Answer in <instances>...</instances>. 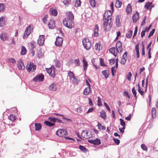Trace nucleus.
Wrapping results in <instances>:
<instances>
[{
  "label": "nucleus",
  "mask_w": 158,
  "mask_h": 158,
  "mask_svg": "<svg viewBox=\"0 0 158 158\" xmlns=\"http://www.w3.org/2000/svg\"><path fill=\"white\" fill-rule=\"evenodd\" d=\"M108 12L106 11L103 16V27L105 31H109L110 28V23L111 22V14L107 15Z\"/></svg>",
  "instance_id": "1"
},
{
  "label": "nucleus",
  "mask_w": 158,
  "mask_h": 158,
  "mask_svg": "<svg viewBox=\"0 0 158 158\" xmlns=\"http://www.w3.org/2000/svg\"><path fill=\"white\" fill-rule=\"evenodd\" d=\"M68 75L69 77L70 81H72L75 84H77L78 83V81L77 79L75 76V75L73 72L71 71L68 72Z\"/></svg>",
  "instance_id": "2"
},
{
  "label": "nucleus",
  "mask_w": 158,
  "mask_h": 158,
  "mask_svg": "<svg viewBox=\"0 0 158 158\" xmlns=\"http://www.w3.org/2000/svg\"><path fill=\"white\" fill-rule=\"evenodd\" d=\"M83 44L84 47L86 50L89 49L91 47V42L89 39L88 38H84L82 40Z\"/></svg>",
  "instance_id": "3"
},
{
  "label": "nucleus",
  "mask_w": 158,
  "mask_h": 158,
  "mask_svg": "<svg viewBox=\"0 0 158 158\" xmlns=\"http://www.w3.org/2000/svg\"><path fill=\"white\" fill-rule=\"evenodd\" d=\"M32 31V30L31 28V25H29V26H27V27L25 31L24 35L23 36V38L24 39H26L30 35Z\"/></svg>",
  "instance_id": "4"
},
{
  "label": "nucleus",
  "mask_w": 158,
  "mask_h": 158,
  "mask_svg": "<svg viewBox=\"0 0 158 158\" xmlns=\"http://www.w3.org/2000/svg\"><path fill=\"white\" fill-rule=\"evenodd\" d=\"M70 20H68L67 19H64L63 20L62 23L63 24V25L66 27H68L69 28L71 29L73 28L74 27V22L73 21H72V23H73V26H70Z\"/></svg>",
  "instance_id": "5"
},
{
  "label": "nucleus",
  "mask_w": 158,
  "mask_h": 158,
  "mask_svg": "<svg viewBox=\"0 0 158 158\" xmlns=\"http://www.w3.org/2000/svg\"><path fill=\"white\" fill-rule=\"evenodd\" d=\"M27 70L29 72H32L36 68V66L33 63H28L27 65Z\"/></svg>",
  "instance_id": "6"
},
{
  "label": "nucleus",
  "mask_w": 158,
  "mask_h": 158,
  "mask_svg": "<svg viewBox=\"0 0 158 158\" xmlns=\"http://www.w3.org/2000/svg\"><path fill=\"white\" fill-rule=\"evenodd\" d=\"M66 15L67 16V17L65 19H67L68 20H70V26H73V24L72 23V21L74 19V15L71 11H69L66 13ZM72 26H71V27Z\"/></svg>",
  "instance_id": "7"
},
{
  "label": "nucleus",
  "mask_w": 158,
  "mask_h": 158,
  "mask_svg": "<svg viewBox=\"0 0 158 158\" xmlns=\"http://www.w3.org/2000/svg\"><path fill=\"white\" fill-rule=\"evenodd\" d=\"M56 134L59 136L62 137L67 134V132L66 130L60 129L56 132Z\"/></svg>",
  "instance_id": "8"
},
{
  "label": "nucleus",
  "mask_w": 158,
  "mask_h": 158,
  "mask_svg": "<svg viewBox=\"0 0 158 158\" xmlns=\"http://www.w3.org/2000/svg\"><path fill=\"white\" fill-rule=\"evenodd\" d=\"M44 77V75L43 74L40 73L36 75L33 78V80L35 82L42 81H43Z\"/></svg>",
  "instance_id": "9"
},
{
  "label": "nucleus",
  "mask_w": 158,
  "mask_h": 158,
  "mask_svg": "<svg viewBox=\"0 0 158 158\" xmlns=\"http://www.w3.org/2000/svg\"><path fill=\"white\" fill-rule=\"evenodd\" d=\"M116 51L118 53H121L122 50V43L120 41H118L116 45Z\"/></svg>",
  "instance_id": "10"
},
{
  "label": "nucleus",
  "mask_w": 158,
  "mask_h": 158,
  "mask_svg": "<svg viewBox=\"0 0 158 158\" xmlns=\"http://www.w3.org/2000/svg\"><path fill=\"white\" fill-rule=\"evenodd\" d=\"M63 42V39L58 36L56 38L55 44L56 46L60 47L62 45Z\"/></svg>",
  "instance_id": "11"
},
{
  "label": "nucleus",
  "mask_w": 158,
  "mask_h": 158,
  "mask_svg": "<svg viewBox=\"0 0 158 158\" xmlns=\"http://www.w3.org/2000/svg\"><path fill=\"white\" fill-rule=\"evenodd\" d=\"M44 35H42L39 36V38L37 41V44L40 46L43 45L44 42Z\"/></svg>",
  "instance_id": "12"
},
{
  "label": "nucleus",
  "mask_w": 158,
  "mask_h": 158,
  "mask_svg": "<svg viewBox=\"0 0 158 158\" xmlns=\"http://www.w3.org/2000/svg\"><path fill=\"white\" fill-rule=\"evenodd\" d=\"M55 68L54 67H51L49 68L46 69V71L52 77H54L55 76Z\"/></svg>",
  "instance_id": "13"
},
{
  "label": "nucleus",
  "mask_w": 158,
  "mask_h": 158,
  "mask_svg": "<svg viewBox=\"0 0 158 158\" xmlns=\"http://www.w3.org/2000/svg\"><path fill=\"white\" fill-rule=\"evenodd\" d=\"M127 52H125L123 55V57L122 58L120 63L123 64H125L126 63V60L127 59Z\"/></svg>",
  "instance_id": "14"
},
{
  "label": "nucleus",
  "mask_w": 158,
  "mask_h": 158,
  "mask_svg": "<svg viewBox=\"0 0 158 158\" xmlns=\"http://www.w3.org/2000/svg\"><path fill=\"white\" fill-rule=\"evenodd\" d=\"M48 26L49 28L50 29H53L55 27V23L54 19H50L49 21Z\"/></svg>",
  "instance_id": "15"
},
{
  "label": "nucleus",
  "mask_w": 158,
  "mask_h": 158,
  "mask_svg": "<svg viewBox=\"0 0 158 158\" xmlns=\"http://www.w3.org/2000/svg\"><path fill=\"white\" fill-rule=\"evenodd\" d=\"M58 88V86L55 83L51 84L49 86V89L50 90L56 91Z\"/></svg>",
  "instance_id": "16"
},
{
  "label": "nucleus",
  "mask_w": 158,
  "mask_h": 158,
  "mask_svg": "<svg viewBox=\"0 0 158 158\" xmlns=\"http://www.w3.org/2000/svg\"><path fill=\"white\" fill-rule=\"evenodd\" d=\"M88 132L87 130H84L82 131L81 135L84 138L88 139L92 137V135H88Z\"/></svg>",
  "instance_id": "17"
},
{
  "label": "nucleus",
  "mask_w": 158,
  "mask_h": 158,
  "mask_svg": "<svg viewBox=\"0 0 158 158\" xmlns=\"http://www.w3.org/2000/svg\"><path fill=\"white\" fill-rule=\"evenodd\" d=\"M92 91L91 87H87L85 88L84 90L83 94L87 96Z\"/></svg>",
  "instance_id": "18"
},
{
  "label": "nucleus",
  "mask_w": 158,
  "mask_h": 158,
  "mask_svg": "<svg viewBox=\"0 0 158 158\" xmlns=\"http://www.w3.org/2000/svg\"><path fill=\"white\" fill-rule=\"evenodd\" d=\"M132 18L133 22L136 23L139 19V13L136 12L135 14L133 15Z\"/></svg>",
  "instance_id": "19"
},
{
  "label": "nucleus",
  "mask_w": 158,
  "mask_h": 158,
  "mask_svg": "<svg viewBox=\"0 0 158 158\" xmlns=\"http://www.w3.org/2000/svg\"><path fill=\"white\" fill-rule=\"evenodd\" d=\"M88 141L94 145H98L101 143L100 140L98 139H94V140H88Z\"/></svg>",
  "instance_id": "20"
},
{
  "label": "nucleus",
  "mask_w": 158,
  "mask_h": 158,
  "mask_svg": "<svg viewBox=\"0 0 158 158\" xmlns=\"http://www.w3.org/2000/svg\"><path fill=\"white\" fill-rule=\"evenodd\" d=\"M152 2H147L144 6V7L147 10H151L152 8L154 7L152 5Z\"/></svg>",
  "instance_id": "21"
},
{
  "label": "nucleus",
  "mask_w": 158,
  "mask_h": 158,
  "mask_svg": "<svg viewBox=\"0 0 158 158\" xmlns=\"http://www.w3.org/2000/svg\"><path fill=\"white\" fill-rule=\"evenodd\" d=\"M99 29V28L97 24L96 25L94 29V36L97 37L98 35V32Z\"/></svg>",
  "instance_id": "22"
},
{
  "label": "nucleus",
  "mask_w": 158,
  "mask_h": 158,
  "mask_svg": "<svg viewBox=\"0 0 158 158\" xmlns=\"http://www.w3.org/2000/svg\"><path fill=\"white\" fill-rule=\"evenodd\" d=\"M0 38L1 40L4 41L7 40L8 37L6 34L2 33L0 35Z\"/></svg>",
  "instance_id": "23"
},
{
  "label": "nucleus",
  "mask_w": 158,
  "mask_h": 158,
  "mask_svg": "<svg viewBox=\"0 0 158 158\" xmlns=\"http://www.w3.org/2000/svg\"><path fill=\"white\" fill-rule=\"evenodd\" d=\"M132 10V6L130 4H129L126 8V11L127 14H130Z\"/></svg>",
  "instance_id": "24"
},
{
  "label": "nucleus",
  "mask_w": 158,
  "mask_h": 158,
  "mask_svg": "<svg viewBox=\"0 0 158 158\" xmlns=\"http://www.w3.org/2000/svg\"><path fill=\"white\" fill-rule=\"evenodd\" d=\"M82 62L83 63V67L84 70H85L87 67L88 63L86 60H85V58H83L82 60Z\"/></svg>",
  "instance_id": "25"
},
{
  "label": "nucleus",
  "mask_w": 158,
  "mask_h": 158,
  "mask_svg": "<svg viewBox=\"0 0 158 158\" xmlns=\"http://www.w3.org/2000/svg\"><path fill=\"white\" fill-rule=\"evenodd\" d=\"M110 52L112 53L115 56H116V49H115V47H113L110 48L109 50Z\"/></svg>",
  "instance_id": "26"
},
{
  "label": "nucleus",
  "mask_w": 158,
  "mask_h": 158,
  "mask_svg": "<svg viewBox=\"0 0 158 158\" xmlns=\"http://www.w3.org/2000/svg\"><path fill=\"white\" fill-rule=\"evenodd\" d=\"M120 15H118L115 19V22L117 26L119 27L120 24Z\"/></svg>",
  "instance_id": "27"
},
{
  "label": "nucleus",
  "mask_w": 158,
  "mask_h": 158,
  "mask_svg": "<svg viewBox=\"0 0 158 158\" xmlns=\"http://www.w3.org/2000/svg\"><path fill=\"white\" fill-rule=\"evenodd\" d=\"M27 52V50L26 48L24 46H22L20 54L22 55H24L26 54Z\"/></svg>",
  "instance_id": "28"
},
{
  "label": "nucleus",
  "mask_w": 158,
  "mask_h": 158,
  "mask_svg": "<svg viewBox=\"0 0 158 158\" xmlns=\"http://www.w3.org/2000/svg\"><path fill=\"white\" fill-rule=\"evenodd\" d=\"M135 50L136 52V57L137 58H139V44H138L135 46Z\"/></svg>",
  "instance_id": "29"
},
{
  "label": "nucleus",
  "mask_w": 158,
  "mask_h": 158,
  "mask_svg": "<svg viewBox=\"0 0 158 158\" xmlns=\"http://www.w3.org/2000/svg\"><path fill=\"white\" fill-rule=\"evenodd\" d=\"M102 73L104 76L105 78L106 79L108 77V71L107 70H104L102 71Z\"/></svg>",
  "instance_id": "30"
},
{
  "label": "nucleus",
  "mask_w": 158,
  "mask_h": 158,
  "mask_svg": "<svg viewBox=\"0 0 158 158\" xmlns=\"http://www.w3.org/2000/svg\"><path fill=\"white\" fill-rule=\"evenodd\" d=\"M35 130L36 131H39L41 129V125L40 123H35Z\"/></svg>",
  "instance_id": "31"
},
{
  "label": "nucleus",
  "mask_w": 158,
  "mask_h": 158,
  "mask_svg": "<svg viewBox=\"0 0 158 158\" xmlns=\"http://www.w3.org/2000/svg\"><path fill=\"white\" fill-rule=\"evenodd\" d=\"M156 110L155 108H153L152 110V118H154L156 117Z\"/></svg>",
  "instance_id": "32"
},
{
  "label": "nucleus",
  "mask_w": 158,
  "mask_h": 158,
  "mask_svg": "<svg viewBox=\"0 0 158 158\" xmlns=\"http://www.w3.org/2000/svg\"><path fill=\"white\" fill-rule=\"evenodd\" d=\"M138 92L142 96L144 95V92L143 91L142 89H141V87L140 86L139 84H138Z\"/></svg>",
  "instance_id": "33"
},
{
  "label": "nucleus",
  "mask_w": 158,
  "mask_h": 158,
  "mask_svg": "<svg viewBox=\"0 0 158 158\" xmlns=\"http://www.w3.org/2000/svg\"><path fill=\"white\" fill-rule=\"evenodd\" d=\"M5 24V21L3 17H1L0 18V26H3Z\"/></svg>",
  "instance_id": "34"
},
{
  "label": "nucleus",
  "mask_w": 158,
  "mask_h": 158,
  "mask_svg": "<svg viewBox=\"0 0 158 158\" xmlns=\"http://www.w3.org/2000/svg\"><path fill=\"white\" fill-rule=\"evenodd\" d=\"M75 3V6L76 7H78L81 4L80 0H74Z\"/></svg>",
  "instance_id": "35"
},
{
  "label": "nucleus",
  "mask_w": 158,
  "mask_h": 158,
  "mask_svg": "<svg viewBox=\"0 0 158 158\" xmlns=\"http://www.w3.org/2000/svg\"><path fill=\"white\" fill-rule=\"evenodd\" d=\"M100 117L105 119L106 117V112L104 111H102L100 112Z\"/></svg>",
  "instance_id": "36"
},
{
  "label": "nucleus",
  "mask_w": 158,
  "mask_h": 158,
  "mask_svg": "<svg viewBox=\"0 0 158 158\" xmlns=\"http://www.w3.org/2000/svg\"><path fill=\"white\" fill-rule=\"evenodd\" d=\"M122 3L119 0H116L115 6L117 8L120 7L122 5Z\"/></svg>",
  "instance_id": "37"
},
{
  "label": "nucleus",
  "mask_w": 158,
  "mask_h": 158,
  "mask_svg": "<svg viewBox=\"0 0 158 158\" xmlns=\"http://www.w3.org/2000/svg\"><path fill=\"white\" fill-rule=\"evenodd\" d=\"M45 124L47 126H49V127H52L54 125V124L50 122L49 121H45L44 122Z\"/></svg>",
  "instance_id": "38"
},
{
  "label": "nucleus",
  "mask_w": 158,
  "mask_h": 158,
  "mask_svg": "<svg viewBox=\"0 0 158 158\" xmlns=\"http://www.w3.org/2000/svg\"><path fill=\"white\" fill-rule=\"evenodd\" d=\"M97 126L98 127V129H102L103 130H105L106 129L105 127L102 126V125L100 123H98Z\"/></svg>",
  "instance_id": "39"
},
{
  "label": "nucleus",
  "mask_w": 158,
  "mask_h": 158,
  "mask_svg": "<svg viewBox=\"0 0 158 158\" xmlns=\"http://www.w3.org/2000/svg\"><path fill=\"white\" fill-rule=\"evenodd\" d=\"M79 148L81 151L84 152H86L87 151V148L83 146L80 145Z\"/></svg>",
  "instance_id": "40"
},
{
  "label": "nucleus",
  "mask_w": 158,
  "mask_h": 158,
  "mask_svg": "<svg viewBox=\"0 0 158 158\" xmlns=\"http://www.w3.org/2000/svg\"><path fill=\"white\" fill-rule=\"evenodd\" d=\"M74 63L76 66H78L80 65L81 62L78 59L75 60L74 61Z\"/></svg>",
  "instance_id": "41"
},
{
  "label": "nucleus",
  "mask_w": 158,
  "mask_h": 158,
  "mask_svg": "<svg viewBox=\"0 0 158 158\" xmlns=\"http://www.w3.org/2000/svg\"><path fill=\"white\" fill-rule=\"evenodd\" d=\"M8 118L9 119L12 121H13L16 119L15 116L12 114L9 115Z\"/></svg>",
  "instance_id": "42"
},
{
  "label": "nucleus",
  "mask_w": 158,
  "mask_h": 158,
  "mask_svg": "<svg viewBox=\"0 0 158 158\" xmlns=\"http://www.w3.org/2000/svg\"><path fill=\"white\" fill-rule=\"evenodd\" d=\"M5 9L4 5L3 3H0V12H2Z\"/></svg>",
  "instance_id": "43"
},
{
  "label": "nucleus",
  "mask_w": 158,
  "mask_h": 158,
  "mask_svg": "<svg viewBox=\"0 0 158 158\" xmlns=\"http://www.w3.org/2000/svg\"><path fill=\"white\" fill-rule=\"evenodd\" d=\"M89 3L91 6L93 7H94L96 5L95 0H89Z\"/></svg>",
  "instance_id": "44"
},
{
  "label": "nucleus",
  "mask_w": 158,
  "mask_h": 158,
  "mask_svg": "<svg viewBox=\"0 0 158 158\" xmlns=\"http://www.w3.org/2000/svg\"><path fill=\"white\" fill-rule=\"evenodd\" d=\"M47 18L48 15H45L42 19V21L43 23L45 24H46L47 23V22L48 20Z\"/></svg>",
  "instance_id": "45"
},
{
  "label": "nucleus",
  "mask_w": 158,
  "mask_h": 158,
  "mask_svg": "<svg viewBox=\"0 0 158 158\" xmlns=\"http://www.w3.org/2000/svg\"><path fill=\"white\" fill-rule=\"evenodd\" d=\"M51 14L54 16H56L57 14V10L55 9H54L51 10Z\"/></svg>",
  "instance_id": "46"
},
{
  "label": "nucleus",
  "mask_w": 158,
  "mask_h": 158,
  "mask_svg": "<svg viewBox=\"0 0 158 158\" xmlns=\"http://www.w3.org/2000/svg\"><path fill=\"white\" fill-rule=\"evenodd\" d=\"M132 32H133L132 30H130L129 31L126 35L127 38H130L132 36Z\"/></svg>",
  "instance_id": "47"
},
{
  "label": "nucleus",
  "mask_w": 158,
  "mask_h": 158,
  "mask_svg": "<svg viewBox=\"0 0 158 158\" xmlns=\"http://www.w3.org/2000/svg\"><path fill=\"white\" fill-rule=\"evenodd\" d=\"M48 119L49 121L52 122L53 123H54L57 120V118L54 117H49L48 118Z\"/></svg>",
  "instance_id": "48"
},
{
  "label": "nucleus",
  "mask_w": 158,
  "mask_h": 158,
  "mask_svg": "<svg viewBox=\"0 0 158 158\" xmlns=\"http://www.w3.org/2000/svg\"><path fill=\"white\" fill-rule=\"evenodd\" d=\"M70 2V0H64L63 2L64 4L66 6L69 4Z\"/></svg>",
  "instance_id": "49"
},
{
  "label": "nucleus",
  "mask_w": 158,
  "mask_h": 158,
  "mask_svg": "<svg viewBox=\"0 0 158 158\" xmlns=\"http://www.w3.org/2000/svg\"><path fill=\"white\" fill-rule=\"evenodd\" d=\"M100 65L102 66H106V64L104 62V60L103 59L100 58Z\"/></svg>",
  "instance_id": "50"
},
{
  "label": "nucleus",
  "mask_w": 158,
  "mask_h": 158,
  "mask_svg": "<svg viewBox=\"0 0 158 158\" xmlns=\"http://www.w3.org/2000/svg\"><path fill=\"white\" fill-rule=\"evenodd\" d=\"M98 106H102V103L101 101V99L100 97H98Z\"/></svg>",
  "instance_id": "51"
},
{
  "label": "nucleus",
  "mask_w": 158,
  "mask_h": 158,
  "mask_svg": "<svg viewBox=\"0 0 158 158\" xmlns=\"http://www.w3.org/2000/svg\"><path fill=\"white\" fill-rule=\"evenodd\" d=\"M115 66H113L111 68V73L113 76H114V73L116 72V70L115 69Z\"/></svg>",
  "instance_id": "52"
},
{
  "label": "nucleus",
  "mask_w": 158,
  "mask_h": 158,
  "mask_svg": "<svg viewBox=\"0 0 158 158\" xmlns=\"http://www.w3.org/2000/svg\"><path fill=\"white\" fill-rule=\"evenodd\" d=\"M141 147L143 150L145 151H147V148L144 144H142L141 145Z\"/></svg>",
  "instance_id": "53"
},
{
  "label": "nucleus",
  "mask_w": 158,
  "mask_h": 158,
  "mask_svg": "<svg viewBox=\"0 0 158 158\" xmlns=\"http://www.w3.org/2000/svg\"><path fill=\"white\" fill-rule=\"evenodd\" d=\"M132 76V74L131 72H129L127 76V78L129 81L131 80V78Z\"/></svg>",
  "instance_id": "54"
},
{
  "label": "nucleus",
  "mask_w": 158,
  "mask_h": 158,
  "mask_svg": "<svg viewBox=\"0 0 158 158\" xmlns=\"http://www.w3.org/2000/svg\"><path fill=\"white\" fill-rule=\"evenodd\" d=\"M120 122V125L123 127H125V123L124 120L122 118H120L119 119Z\"/></svg>",
  "instance_id": "55"
},
{
  "label": "nucleus",
  "mask_w": 158,
  "mask_h": 158,
  "mask_svg": "<svg viewBox=\"0 0 158 158\" xmlns=\"http://www.w3.org/2000/svg\"><path fill=\"white\" fill-rule=\"evenodd\" d=\"M132 92L135 98H136L137 97L136 92L135 90V88L134 87H133L132 89Z\"/></svg>",
  "instance_id": "56"
},
{
  "label": "nucleus",
  "mask_w": 158,
  "mask_h": 158,
  "mask_svg": "<svg viewBox=\"0 0 158 158\" xmlns=\"http://www.w3.org/2000/svg\"><path fill=\"white\" fill-rule=\"evenodd\" d=\"M155 31V29H153L150 32V33L148 36V38H150L151 36L153 35L154 32Z\"/></svg>",
  "instance_id": "57"
},
{
  "label": "nucleus",
  "mask_w": 158,
  "mask_h": 158,
  "mask_svg": "<svg viewBox=\"0 0 158 158\" xmlns=\"http://www.w3.org/2000/svg\"><path fill=\"white\" fill-rule=\"evenodd\" d=\"M95 48V49L99 50L100 49V44L98 43L96 44Z\"/></svg>",
  "instance_id": "58"
},
{
  "label": "nucleus",
  "mask_w": 158,
  "mask_h": 158,
  "mask_svg": "<svg viewBox=\"0 0 158 158\" xmlns=\"http://www.w3.org/2000/svg\"><path fill=\"white\" fill-rule=\"evenodd\" d=\"M110 64L112 65L115 62V59H112L109 60Z\"/></svg>",
  "instance_id": "59"
},
{
  "label": "nucleus",
  "mask_w": 158,
  "mask_h": 158,
  "mask_svg": "<svg viewBox=\"0 0 158 158\" xmlns=\"http://www.w3.org/2000/svg\"><path fill=\"white\" fill-rule=\"evenodd\" d=\"M55 65L57 67H60V61L58 60L56 61L55 62Z\"/></svg>",
  "instance_id": "60"
},
{
  "label": "nucleus",
  "mask_w": 158,
  "mask_h": 158,
  "mask_svg": "<svg viewBox=\"0 0 158 158\" xmlns=\"http://www.w3.org/2000/svg\"><path fill=\"white\" fill-rule=\"evenodd\" d=\"M114 142L117 145H118L120 143V140L118 139H113Z\"/></svg>",
  "instance_id": "61"
},
{
  "label": "nucleus",
  "mask_w": 158,
  "mask_h": 158,
  "mask_svg": "<svg viewBox=\"0 0 158 158\" xmlns=\"http://www.w3.org/2000/svg\"><path fill=\"white\" fill-rule=\"evenodd\" d=\"M8 60L10 62H11L13 63H15L16 62V61L15 60L12 58L8 59Z\"/></svg>",
  "instance_id": "62"
},
{
  "label": "nucleus",
  "mask_w": 158,
  "mask_h": 158,
  "mask_svg": "<svg viewBox=\"0 0 158 158\" xmlns=\"http://www.w3.org/2000/svg\"><path fill=\"white\" fill-rule=\"evenodd\" d=\"M104 105L106 108L110 111V109L108 105L106 102L104 103Z\"/></svg>",
  "instance_id": "63"
},
{
  "label": "nucleus",
  "mask_w": 158,
  "mask_h": 158,
  "mask_svg": "<svg viewBox=\"0 0 158 158\" xmlns=\"http://www.w3.org/2000/svg\"><path fill=\"white\" fill-rule=\"evenodd\" d=\"M94 109V108L93 107H91L90 108H89L88 110V111L86 113L87 114H88L89 113H90V112H92Z\"/></svg>",
  "instance_id": "64"
}]
</instances>
